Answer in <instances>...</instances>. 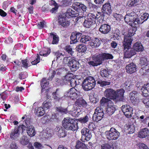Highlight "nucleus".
Here are the masks:
<instances>
[{
  "mask_svg": "<svg viewBox=\"0 0 149 149\" xmlns=\"http://www.w3.org/2000/svg\"><path fill=\"white\" fill-rule=\"evenodd\" d=\"M56 110L62 113H66L67 110L66 109H64L61 107H56Z\"/></svg>",
  "mask_w": 149,
  "mask_h": 149,
  "instance_id": "nucleus-56",
  "label": "nucleus"
},
{
  "mask_svg": "<svg viewBox=\"0 0 149 149\" xmlns=\"http://www.w3.org/2000/svg\"><path fill=\"white\" fill-rule=\"evenodd\" d=\"M65 15L66 16V17L70 18V17H77L78 16V14L76 11H74L72 9H69L65 13Z\"/></svg>",
  "mask_w": 149,
  "mask_h": 149,
  "instance_id": "nucleus-27",
  "label": "nucleus"
},
{
  "mask_svg": "<svg viewBox=\"0 0 149 149\" xmlns=\"http://www.w3.org/2000/svg\"><path fill=\"white\" fill-rule=\"evenodd\" d=\"M97 55L98 58H99V60L101 61V63L102 61L104 59H112L113 58V56L111 54L108 53H104L98 54Z\"/></svg>",
  "mask_w": 149,
  "mask_h": 149,
  "instance_id": "nucleus-22",
  "label": "nucleus"
},
{
  "mask_svg": "<svg viewBox=\"0 0 149 149\" xmlns=\"http://www.w3.org/2000/svg\"><path fill=\"white\" fill-rule=\"evenodd\" d=\"M129 48L124 49V55L126 58H130L136 54V52L133 49H130Z\"/></svg>",
  "mask_w": 149,
  "mask_h": 149,
  "instance_id": "nucleus-24",
  "label": "nucleus"
},
{
  "mask_svg": "<svg viewBox=\"0 0 149 149\" xmlns=\"http://www.w3.org/2000/svg\"><path fill=\"white\" fill-rule=\"evenodd\" d=\"M91 38L89 36H83L80 40V41L82 43H86L87 42L90 41Z\"/></svg>",
  "mask_w": 149,
  "mask_h": 149,
  "instance_id": "nucleus-41",
  "label": "nucleus"
},
{
  "mask_svg": "<svg viewBox=\"0 0 149 149\" xmlns=\"http://www.w3.org/2000/svg\"><path fill=\"white\" fill-rule=\"evenodd\" d=\"M65 49L69 54L71 55H72L74 52L72 48L70 46H66L65 47Z\"/></svg>",
  "mask_w": 149,
  "mask_h": 149,
  "instance_id": "nucleus-54",
  "label": "nucleus"
},
{
  "mask_svg": "<svg viewBox=\"0 0 149 149\" xmlns=\"http://www.w3.org/2000/svg\"><path fill=\"white\" fill-rule=\"evenodd\" d=\"M34 146L38 149H41L43 148L42 145L38 142H35L34 144Z\"/></svg>",
  "mask_w": 149,
  "mask_h": 149,
  "instance_id": "nucleus-62",
  "label": "nucleus"
},
{
  "mask_svg": "<svg viewBox=\"0 0 149 149\" xmlns=\"http://www.w3.org/2000/svg\"><path fill=\"white\" fill-rule=\"evenodd\" d=\"M75 105L79 106V107L85 106L86 105V102L81 97L79 98L75 102Z\"/></svg>",
  "mask_w": 149,
  "mask_h": 149,
  "instance_id": "nucleus-34",
  "label": "nucleus"
},
{
  "mask_svg": "<svg viewBox=\"0 0 149 149\" xmlns=\"http://www.w3.org/2000/svg\"><path fill=\"white\" fill-rule=\"evenodd\" d=\"M81 109L75 106H73L69 113L74 117H78L81 113Z\"/></svg>",
  "mask_w": 149,
  "mask_h": 149,
  "instance_id": "nucleus-19",
  "label": "nucleus"
},
{
  "mask_svg": "<svg viewBox=\"0 0 149 149\" xmlns=\"http://www.w3.org/2000/svg\"><path fill=\"white\" fill-rule=\"evenodd\" d=\"M55 74V72L54 70L50 71L48 74L49 75V77L48 79H52L54 77Z\"/></svg>",
  "mask_w": 149,
  "mask_h": 149,
  "instance_id": "nucleus-57",
  "label": "nucleus"
},
{
  "mask_svg": "<svg viewBox=\"0 0 149 149\" xmlns=\"http://www.w3.org/2000/svg\"><path fill=\"white\" fill-rule=\"evenodd\" d=\"M27 133L29 136H34L36 134V132L34 127L31 125L29 126H27Z\"/></svg>",
  "mask_w": 149,
  "mask_h": 149,
  "instance_id": "nucleus-32",
  "label": "nucleus"
},
{
  "mask_svg": "<svg viewBox=\"0 0 149 149\" xmlns=\"http://www.w3.org/2000/svg\"><path fill=\"white\" fill-rule=\"evenodd\" d=\"M79 95L80 92L74 88L70 89L65 93V96L70 97L72 100L77 98Z\"/></svg>",
  "mask_w": 149,
  "mask_h": 149,
  "instance_id": "nucleus-8",
  "label": "nucleus"
},
{
  "mask_svg": "<svg viewBox=\"0 0 149 149\" xmlns=\"http://www.w3.org/2000/svg\"><path fill=\"white\" fill-rule=\"evenodd\" d=\"M72 8L76 11L79 15H83V14L86 10V7L84 4L77 2H74L72 4Z\"/></svg>",
  "mask_w": 149,
  "mask_h": 149,
  "instance_id": "nucleus-6",
  "label": "nucleus"
},
{
  "mask_svg": "<svg viewBox=\"0 0 149 149\" xmlns=\"http://www.w3.org/2000/svg\"><path fill=\"white\" fill-rule=\"evenodd\" d=\"M124 19L125 22L131 26L136 27L137 26L134 23L136 19H137L136 14L134 12L128 13L125 15Z\"/></svg>",
  "mask_w": 149,
  "mask_h": 149,
  "instance_id": "nucleus-4",
  "label": "nucleus"
},
{
  "mask_svg": "<svg viewBox=\"0 0 149 149\" xmlns=\"http://www.w3.org/2000/svg\"><path fill=\"white\" fill-rule=\"evenodd\" d=\"M58 24L63 27H67L69 25L70 22L67 19L65 15H61L58 17Z\"/></svg>",
  "mask_w": 149,
  "mask_h": 149,
  "instance_id": "nucleus-13",
  "label": "nucleus"
},
{
  "mask_svg": "<svg viewBox=\"0 0 149 149\" xmlns=\"http://www.w3.org/2000/svg\"><path fill=\"white\" fill-rule=\"evenodd\" d=\"M100 103L102 106L107 105L106 112L108 115H111L114 113L116 110L115 106L111 100L103 97L100 100Z\"/></svg>",
  "mask_w": 149,
  "mask_h": 149,
  "instance_id": "nucleus-2",
  "label": "nucleus"
},
{
  "mask_svg": "<svg viewBox=\"0 0 149 149\" xmlns=\"http://www.w3.org/2000/svg\"><path fill=\"white\" fill-rule=\"evenodd\" d=\"M49 82H47L45 78H43L42 80L41 81V85L42 88L43 89L49 85Z\"/></svg>",
  "mask_w": 149,
  "mask_h": 149,
  "instance_id": "nucleus-45",
  "label": "nucleus"
},
{
  "mask_svg": "<svg viewBox=\"0 0 149 149\" xmlns=\"http://www.w3.org/2000/svg\"><path fill=\"white\" fill-rule=\"evenodd\" d=\"M126 69L127 72L132 74L136 71V66L134 63H132L126 65Z\"/></svg>",
  "mask_w": 149,
  "mask_h": 149,
  "instance_id": "nucleus-20",
  "label": "nucleus"
},
{
  "mask_svg": "<svg viewBox=\"0 0 149 149\" xmlns=\"http://www.w3.org/2000/svg\"><path fill=\"white\" fill-rule=\"evenodd\" d=\"M62 124L64 128L67 130L74 131L78 129L77 122L69 117L64 118Z\"/></svg>",
  "mask_w": 149,
  "mask_h": 149,
  "instance_id": "nucleus-1",
  "label": "nucleus"
},
{
  "mask_svg": "<svg viewBox=\"0 0 149 149\" xmlns=\"http://www.w3.org/2000/svg\"><path fill=\"white\" fill-rule=\"evenodd\" d=\"M95 15L94 14L90 13L88 14L87 18L89 19H91L92 21L93 22L94 20L95 19Z\"/></svg>",
  "mask_w": 149,
  "mask_h": 149,
  "instance_id": "nucleus-61",
  "label": "nucleus"
},
{
  "mask_svg": "<svg viewBox=\"0 0 149 149\" xmlns=\"http://www.w3.org/2000/svg\"><path fill=\"white\" fill-rule=\"evenodd\" d=\"M29 142V139L26 136H22L20 140L21 143L23 145H27Z\"/></svg>",
  "mask_w": 149,
  "mask_h": 149,
  "instance_id": "nucleus-40",
  "label": "nucleus"
},
{
  "mask_svg": "<svg viewBox=\"0 0 149 149\" xmlns=\"http://www.w3.org/2000/svg\"><path fill=\"white\" fill-rule=\"evenodd\" d=\"M63 59L62 61L61 60L60 61V63H58L59 65H62L63 64H67L68 61V57H63Z\"/></svg>",
  "mask_w": 149,
  "mask_h": 149,
  "instance_id": "nucleus-52",
  "label": "nucleus"
},
{
  "mask_svg": "<svg viewBox=\"0 0 149 149\" xmlns=\"http://www.w3.org/2000/svg\"><path fill=\"white\" fill-rule=\"evenodd\" d=\"M40 57L38 54L36 58V59L33 61L31 62V64L33 65H35L38 63L40 60Z\"/></svg>",
  "mask_w": 149,
  "mask_h": 149,
  "instance_id": "nucleus-55",
  "label": "nucleus"
},
{
  "mask_svg": "<svg viewBox=\"0 0 149 149\" xmlns=\"http://www.w3.org/2000/svg\"><path fill=\"white\" fill-rule=\"evenodd\" d=\"M107 138L109 140H115L119 137L120 133L114 128H111L109 131H107L105 133Z\"/></svg>",
  "mask_w": 149,
  "mask_h": 149,
  "instance_id": "nucleus-5",
  "label": "nucleus"
},
{
  "mask_svg": "<svg viewBox=\"0 0 149 149\" xmlns=\"http://www.w3.org/2000/svg\"><path fill=\"white\" fill-rule=\"evenodd\" d=\"M35 113L38 116H43L45 113L44 108L41 107H37L35 109Z\"/></svg>",
  "mask_w": 149,
  "mask_h": 149,
  "instance_id": "nucleus-28",
  "label": "nucleus"
},
{
  "mask_svg": "<svg viewBox=\"0 0 149 149\" xmlns=\"http://www.w3.org/2000/svg\"><path fill=\"white\" fill-rule=\"evenodd\" d=\"M70 85L73 87H74L77 85V83L75 79L74 78H72L70 82H69Z\"/></svg>",
  "mask_w": 149,
  "mask_h": 149,
  "instance_id": "nucleus-64",
  "label": "nucleus"
},
{
  "mask_svg": "<svg viewBox=\"0 0 149 149\" xmlns=\"http://www.w3.org/2000/svg\"><path fill=\"white\" fill-rule=\"evenodd\" d=\"M103 13L100 12H97L95 15V19H98L99 20L103 19Z\"/></svg>",
  "mask_w": 149,
  "mask_h": 149,
  "instance_id": "nucleus-47",
  "label": "nucleus"
},
{
  "mask_svg": "<svg viewBox=\"0 0 149 149\" xmlns=\"http://www.w3.org/2000/svg\"><path fill=\"white\" fill-rule=\"evenodd\" d=\"M39 29H42L47 26L46 23L44 21L40 22L37 25Z\"/></svg>",
  "mask_w": 149,
  "mask_h": 149,
  "instance_id": "nucleus-50",
  "label": "nucleus"
},
{
  "mask_svg": "<svg viewBox=\"0 0 149 149\" xmlns=\"http://www.w3.org/2000/svg\"><path fill=\"white\" fill-rule=\"evenodd\" d=\"M139 0H131L129 4V5L130 6H136L139 4Z\"/></svg>",
  "mask_w": 149,
  "mask_h": 149,
  "instance_id": "nucleus-53",
  "label": "nucleus"
},
{
  "mask_svg": "<svg viewBox=\"0 0 149 149\" xmlns=\"http://www.w3.org/2000/svg\"><path fill=\"white\" fill-rule=\"evenodd\" d=\"M114 90L111 89H106L104 92V95L107 98H109L110 100H115V97L114 95Z\"/></svg>",
  "mask_w": 149,
  "mask_h": 149,
  "instance_id": "nucleus-14",
  "label": "nucleus"
},
{
  "mask_svg": "<svg viewBox=\"0 0 149 149\" xmlns=\"http://www.w3.org/2000/svg\"><path fill=\"white\" fill-rule=\"evenodd\" d=\"M49 36L53 39L52 44H57L59 41L58 36L57 35L52 33H50Z\"/></svg>",
  "mask_w": 149,
  "mask_h": 149,
  "instance_id": "nucleus-38",
  "label": "nucleus"
},
{
  "mask_svg": "<svg viewBox=\"0 0 149 149\" xmlns=\"http://www.w3.org/2000/svg\"><path fill=\"white\" fill-rule=\"evenodd\" d=\"M93 22L92 21L91 19L86 18L83 23L84 26L86 28H89L93 25Z\"/></svg>",
  "mask_w": 149,
  "mask_h": 149,
  "instance_id": "nucleus-36",
  "label": "nucleus"
},
{
  "mask_svg": "<svg viewBox=\"0 0 149 149\" xmlns=\"http://www.w3.org/2000/svg\"><path fill=\"white\" fill-rule=\"evenodd\" d=\"M110 29L111 27L109 25L104 24L100 26L99 28V31L102 34H106L109 32Z\"/></svg>",
  "mask_w": 149,
  "mask_h": 149,
  "instance_id": "nucleus-21",
  "label": "nucleus"
},
{
  "mask_svg": "<svg viewBox=\"0 0 149 149\" xmlns=\"http://www.w3.org/2000/svg\"><path fill=\"white\" fill-rule=\"evenodd\" d=\"M137 93V92L135 91H133L130 93V100L134 105L137 104L140 102L139 99L136 96Z\"/></svg>",
  "mask_w": 149,
  "mask_h": 149,
  "instance_id": "nucleus-11",
  "label": "nucleus"
},
{
  "mask_svg": "<svg viewBox=\"0 0 149 149\" xmlns=\"http://www.w3.org/2000/svg\"><path fill=\"white\" fill-rule=\"evenodd\" d=\"M81 132L82 135V137L84 138L86 140L89 141L91 138V133L88 129L84 128L81 130Z\"/></svg>",
  "mask_w": 149,
  "mask_h": 149,
  "instance_id": "nucleus-15",
  "label": "nucleus"
},
{
  "mask_svg": "<svg viewBox=\"0 0 149 149\" xmlns=\"http://www.w3.org/2000/svg\"><path fill=\"white\" fill-rule=\"evenodd\" d=\"M149 134V130L147 128L141 129L138 133V137L140 138L146 137Z\"/></svg>",
  "mask_w": 149,
  "mask_h": 149,
  "instance_id": "nucleus-29",
  "label": "nucleus"
},
{
  "mask_svg": "<svg viewBox=\"0 0 149 149\" xmlns=\"http://www.w3.org/2000/svg\"><path fill=\"white\" fill-rule=\"evenodd\" d=\"M96 84V81L94 78L89 77L85 79L83 81L82 86L83 89L85 91L92 90Z\"/></svg>",
  "mask_w": 149,
  "mask_h": 149,
  "instance_id": "nucleus-3",
  "label": "nucleus"
},
{
  "mask_svg": "<svg viewBox=\"0 0 149 149\" xmlns=\"http://www.w3.org/2000/svg\"><path fill=\"white\" fill-rule=\"evenodd\" d=\"M97 83L100 85V86L102 87L106 86L110 84V82L106 81H98Z\"/></svg>",
  "mask_w": 149,
  "mask_h": 149,
  "instance_id": "nucleus-51",
  "label": "nucleus"
},
{
  "mask_svg": "<svg viewBox=\"0 0 149 149\" xmlns=\"http://www.w3.org/2000/svg\"><path fill=\"white\" fill-rule=\"evenodd\" d=\"M139 146L140 149H149L147 146L143 143H140Z\"/></svg>",
  "mask_w": 149,
  "mask_h": 149,
  "instance_id": "nucleus-63",
  "label": "nucleus"
},
{
  "mask_svg": "<svg viewBox=\"0 0 149 149\" xmlns=\"http://www.w3.org/2000/svg\"><path fill=\"white\" fill-rule=\"evenodd\" d=\"M88 120L89 118L87 116L78 119V121L82 124H85L88 121Z\"/></svg>",
  "mask_w": 149,
  "mask_h": 149,
  "instance_id": "nucleus-44",
  "label": "nucleus"
},
{
  "mask_svg": "<svg viewBox=\"0 0 149 149\" xmlns=\"http://www.w3.org/2000/svg\"><path fill=\"white\" fill-rule=\"evenodd\" d=\"M75 147L76 149H88L87 146L80 141H77Z\"/></svg>",
  "mask_w": 149,
  "mask_h": 149,
  "instance_id": "nucleus-35",
  "label": "nucleus"
},
{
  "mask_svg": "<svg viewBox=\"0 0 149 149\" xmlns=\"http://www.w3.org/2000/svg\"><path fill=\"white\" fill-rule=\"evenodd\" d=\"M148 61L146 58L145 57H141L140 59L139 64L142 65H147Z\"/></svg>",
  "mask_w": 149,
  "mask_h": 149,
  "instance_id": "nucleus-46",
  "label": "nucleus"
},
{
  "mask_svg": "<svg viewBox=\"0 0 149 149\" xmlns=\"http://www.w3.org/2000/svg\"><path fill=\"white\" fill-rule=\"evenodd\" d=\"M21 129L20 127L16 126L15 127L14 130L12 131L10 134V137L11 138L15 139L17 138L19 135V130Z\"/></svg>",
  "mask_w": 149,
  "mask_h": 149,
  "instance_id": "nucleus-25",
  "label": "nucleus"
},
{
  "mask_svg": "<svg viewBox=\"0 0 149 149\" xmlns=\"http://www.w3.org/2000/svg\"><path fill=\"white\" fill-rule=\"evenodd\" d=\"M122 110L124 115L128 118L132 116L133 109L128 105H123L121 107Z\"/></svg>",
  "mask_w": 149,
  "mask_h": 149,
  "instance_id": "nucleus-10",
  "label": "nucleus"
},
{
  "mask_svg": "<svg viewBox=\"0 0 149 149\" xmlns=\"http://www.w3.org/2000/svg\"><path fill=\"white\" fill-rule=\"evenodd\" d=\"M76 50L79 52H84L86 50V46L83 44H80L76 48Z\"/></svg>",
  "mask_w": 149,
  "mask_h": 149,
  "instance_id": "nucleus-37",
  "label": "nucleus"
},
{
  "mask_svg": "<svg viewBox=\"0 0 149 149\" xmlns=\"http://www.w3.org/2000/svg\"><path fill=\"white\" fill-rule=\"evenodd\" d=\"M73 76L72 74L70 73L67 74L63 78V83L65 84H68L73 78Z\"/></svg>",
  "mask_w": 149,
  "mask_h": 149,
  "instance_id": "nucleus-31",
  "label": "nucleus"
},
{
  "mask_svg": "<svg viewBox=\"0 0 149 149\" xmlns=\"http://www.w3.org/2000/svg\"><path fill=\"white\" fill-rule=\"evenodd\" d=\"M143 95L145 97L149 96V84L147 83L144 85L141 89Z\"/></svg>",
  "mask_w": 149,
  "mask_h": 149,
  "instance_id": "nucleus-26",
  "label": "nucleus"
},
{
  "mask_svg": "<svg viewBox=\"0 0 149 149\" xmlns=\"http://www.w3.org/2000/svg\"><path fill=\"white\" fill-rule=\"evenodd\" d=\"M133 48L136 52H142L144 49L141 43L138 42L134 44Z\"/></svg>",
  "mask_w": 149,
  "mask_h": 149,
  "instance_id": "nucleus-30",
  "label": "nucleus"
},
{
  "mask_svg": "<svg viewBox=\"0 0 149 149\" xmlns=\"http://www.w3.org/2000/svg\"><path fill=\"white\" fill-rule=\"evenodd\" d=\"M125 90L123 88L118 89L114 91V95L115 97V100L116 101L124 102L125 101L124 96Z\"/></svg>",
  "mask_w": 149,
  "mask_h": 149,
  "instance_id": "nucleus-7",
  "label": "nucleus"
},
{
  "mask_svg": "<svg viewBox=\"0 0 149 149\" xmlns=\"http://www.w3.org/2000/svg\"><path fill=\"white\" fill-rule=\"evenodd\" d=\"M100 74L102 77H106L109 74L107 70L104 69H101L100 72Z\"/></svg>",
  "mask_w": 149,
  "mask_h": 149,
  "instance_id": "nucleus-43",
  "label": "nucleus"
},
{
  "mask_svg": "<svg viewBox=\"0 0 149 149\" xmlns=\"http://www.w3.org/2000/svg\"><path fill=\"white\" fill-rule=\"evenodd\" d=\"M52 106L50 102H44L42 104V106L45 109H48L50 108Z\"/></svg>",
  "mask_w": 149,
  "mask_h": 149,
  "instance_id": "nucleus-49",
  "label": "nucleus"
},
{
  "mask_svg": "<svg viewBox=\"0 0 149 149\" xmlns=\"http://www.w3.org/2000/svg\"><path fill=\"white\" fill-rule=\"evenodd\" d=\"M132 40V37L130 36H125L123 45L125 49L130 47Z\"/></svg>",
  "mask_w": 149,
  "mask_h": 149,
  "instance_id": "nucleus-12",
  "label": "nucleus"
},
{
  "mask_svg": "<svg viewBox=\"0 0 149 149\" xmlns=\"http://www.w3.org/2000/svg\"><path fill=\"white\" fill-rule=\"evenodd\" d=\"M51 1L52 3L55 6L54 8H52L50 10V12L52 13H55L58 8V6H57V4L54 1Z\"/></svg>",
  "mask_w": 149,
  "mask_h": 149,
  "instance_id": "nucleus-48",
  "label": "nucleus"
},
{
  "mask_svg": "<svg viewBox=\"0 0 149 149\" xmlns=\"http://www.w3.org/2000/svg\"><path fill=\"white\" fill-rule=\"evenodd\" d=\"M135 127L133 125H132L129 126L128 130L130 133H132L134 132Z\"/></svg>",
  "mask_w": 149,
  "mask_h": 149,
  "instance_id": "nucleus-58",
  "label": "nucleus"
},
{
  "mask_svg": "<svg viewBox=\"0 0 149 149\" xmlns=\"http://www.w3.org/2000/svg\"><path fill=\"white\" fill-rule=\"evenodd\" d=\"M82 33L79 32L73 33L70 36V43L74 44L78 42V40L81 36Z\"/></svg>",
  "mask_w": 149,
  "mask_h": 149,
  "instance_id": "nucleus-17",
  "label": "nucleus"
},
{
  "mask_svg": "<svg viewBox=\"0 0 149 149\" xmlns=\"http://www.w3.org/2000/svg\"><path fill=\"white\" fill-rule=\"evenodd\" d=\"M102 12L107 14H110L111 12V7L109 3L104 4L102 7Z\"/></svg>",
  "mask_w": 149,
  "mask_h": 149,
  "instance_id": "nucleus-23",
  "label": "nucleus"
},
{
  "mask_svg": "<svg viewBox=\"0 0 149 149\" xmlns=\"http://www.w3.org/2000/svg\"><path fill=\"white\" fill-rule=\"evenodd\" d=\"M22 66L26 68L28 67V63L29 62L27 61V59L22 61Z\"/></svg>",
  "mask_w": 149,
  "mask_h": 149,
  "instance_id": "nucleus-60",
  "label": "nucleus"
},
{
  "mask_svg": "<svg viewBox=\"0 0 149 149\" xmlns=\"http://www.w3.org/2000/svg\"><path fill=\"white\" fill-rule=\"evenodd\" d=\"M58 134L60 137H63L65 136V133L62 130H59Z\"/></svg>",
  "mask_w": 149,
  "mask_h": 149,
  "instance_id": "nucleus-59",
  "label": "nucleus"
},
{
  "mask_svg": "<svg viewBox=\"0 0 149 149\" xmlns=\"http://www.w3.org/2000/svg\"><path fill=\"white\" fill-rule=\"evenodd\" d=\"M93 61H90L88 62V64L90 66H97L101 64V61L99 60V58L97 54H95L93 56Z\"/></svg>",
  "mask_w": 149,
  "mask_h": 149,
  "instance_id": "nucleus-16",
  "label": "nucleus"
},
{
  "mask_svg": "<svg viewBox=\"0 0 149 149\" xmlns=\"http://www.w3.org/2000/svg\"><path fill=\"white\" fill-rule=\"evenodd\" d=\"M103 116V113H94L93 116V119L96 122H98L102 119Z\"/></svg>",
  "mask_w": 149,
  "mask_h": 149,
  "instance_id": "nucleus-33",
  "label": "nucleus"
},
{
  "mask_svg": "<svg viewBox=\"0 0 149 149\" xmlns=\"http://www.w3.org/2000/svg\"><path fill=\"white\" fill-rule=\"evenodd\" d=\"M54 55L57 57L56 61L57 63H60L61 58L64 57V55L58 51L55 52Z\"/></svg>",
  "mask_w": 149,
  "mask_h": 149,
  "instance_id": "nucleus-39",
  "label": "nucleus"
},
{
  "mask_svg": "<svg viewBox=\"0 0 149 149\" xmlns=\"http://www.w3.org/2000/svg\"><path fill=\"white\" fill-rule=\"evenodd\" d=\"M68 65L72 71H74L78 69L80 66L78 61L74 59L71 58L68 62Z\"/></svg>",
  "mask_w": 149,
  "mask_h": 149,
  "instance_id": "nucleus-9",
  "label": "nucleus"
},
{
  "mask_svg": "<svg viewBox=\"0 0 149 149\" xmlns=\"http://www.w3.org/2000/svg\"><path fill=\"white\" fill-rule=\"evenodd\" d=\"M101 149H114V147L109 144L105 143L102 145Z\"/></svg>",
  "mask_w": 149,
  "mask_h": 149,
  "instance_id": "nucleus-42",
  "label": "nucleus"
},
{
  "mask_svg": "<svg viewBox=\"0 0 149 149\" xmlns=\"http://www.w3.org/2000/svg\"><path fill=\"white\" fill-rule=\"evenodd\" d=\"M149 17V15L147 13H145L143 14L139 18H137L135 21V24L138 26L139 24H141L143 22L146 21L148 18Z\"/></svg>",
  "mask_w": 149,
  "mask_h": 149,
  "instance_id": "nucleus-18",
  "label": "nucleus"
}]
</instances>
